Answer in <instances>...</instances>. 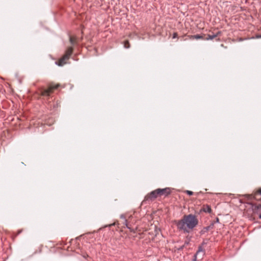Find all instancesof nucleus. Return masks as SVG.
<instances>
[{"label":"nucleus","instance_id":"nucleus-1","mask_svg":"<svg viewBox=\"0 0 261 261\" xmlns=\"http://www.w3.org/2000/svg\"><path fill=\"white\" fill-rule=\"evenodd\" d=\"M198 224V220L197 217L193 214L185 215L181 219L176 223L178 230L184 233H189Z\"/></svg>","mask_w":261,"mask_h":261},{"label":"nucleus","instance_id":"nucleus-2","mask_svg":"<svg viewBox=\"0 0 261 261\" xmlns=\"http://www.w3.org/2000/svg\"><path fill=\"white\" fill-rule=\"evenodd\" d=\"M73 51V47L72 46L68 47L65 50L64 56L59 60L56 64L60 66H62L67 63V61L69 60L70 56L72 55Z\"/></svg>","mask_w":261,"mask_h":261},{"label":"nucleus","instance_id":"nucleus-3","mask_svg":"<svg viewBox=\"0 0 261 261\" xmlns=\"http://www.w3.org/2000/svg\"><path fill=\"white\" fill-rule=\"evenodd\" d=\"M159 196L158 189L151 191L149 193H148L147 195H146L144 199V200L143 201V203L148 202L149 203L151 201H153L155 200Z\"/></svg>","mask_w":261,"mask_h":261},{"label":"nucleus","instance_id":"nucleus-4","mask_svg":"<svg viewBox=\"0 0 261 261\" xmlns=\"http://www.w3.org/2000/svg\"><path fill=\"white\" fill-rule=\"evenodd\" d=\"M58 87V85L50 86L48 89H43L41 90V95L43 96H49L53 90L57 89Z\"/></svg>","mask_w":261,"mask_h":261},{"label":"nucleus","instance_id":"nucleus-5","mask_svg":"<svg viewBox=\"0 0 261 261\" xmlns=\"http://www.w3.org/2000/svg\"><path fill=\"white\" fill-rule=\"evenodd\" d=\"M251 206L253 212L255 214H258L259 219H261V204L256 205L252 202L248 203Z\"/></svg>","mask_w":261,"mask_h":261},{"label":"nucleus","instance_id":"nucleus-6","mask_svg":"<svg viewBox=\"0 0 261 261\" xmlns=\"http://www.w3.org/2000/svg\"><path fill=\"white\" fill-rule=\"evenodd\" d=\"M120 218L123 219L124 220V224L126 226V227L129 229V230L132 232H135L136 229L137 228H134V227L132 225V223L130 222V221H129V220L126 219V217L124 215H121L120 216Z\"/></svg>","mask_w":261,"mask_h":261},{"label":"nucleus","instance_id":"nucleus-7","mask_svg":"<svg viewBox=\"0 0 261 261\" xmlns=\"http://www.w3.org/2000/svg\"><path fill=\"white\" fill-rule=\"evenodd\" d=\"M159 196H164L166 197L171 193V189L169 188L164 189H158Z\"/></svg>","mask_w":261,"mask_h":261},{"label":"nucleus","instance_id":"nucleus-8","mask_svg":"<svg viewBox=\"0 0 261 261\" xmlns=\"http://www.w3.org/2000/svg\"><path fill=\"white\" fill-rule=\"evenodd\" d=\"M204 253H205L204 250L201 247H199L196 253L194 255V257H195L194 260H195L196 259L197 256L200 254H201V257H202V256L204 255Z\"/></svg>","mask_w":261,"mask_h":261},{"label":"nucleus","instance_id":"nucleus-9","mask_svg":"<svg viewBox=\"0 0 261 261\" xmlns=\"http://www.w3.org/2000/svg\"><path fill=\"white\" fill-rule=\"evenodd\" d=\"M258 195H261V188H259L258 190V191L254 194L253 196L252 195H247V197H248V199H256L257 198V196Z\"/></svg>","mask_w":261,"mask_h":261},{"label":"nucleus","instance_id":"nucleus-10","mask_svg":"<svg viewBox=\"0 0 261 261\" xmlns=\"http://www.w3.org/2000/svg\"><path fill=\"white\" fill-rule=\"evenodd\" d=\"M221 34V32L220 31L218 32L216 34L213 35H208L207 37L206 38V40H212L215 38L218 37Z\"/></svg>","mask_w":261,"mask_h":261},{"label":"nucleus","instance_id":"nucleus-11","mask_svg":"<svg viewBox=\"0 0 261 261\" xmlns=\"http://www.w3.org/2000/svg\"><path fill=\"white\" fill-rule=\"evenodd\" d=\"M189 39L193 40V39H203V36L200 35H189L188 36Z\"/></svg>","mask_w":261,"mask_h":261},{"label":"nucleus","instance_id":"nucleus-12","mask_svg":"<svg viewBox=\"0 0 261 261\" xmlns=\"http://www.w3.org/2000/svg\"><path fill=\"white\" fill-rule=\"evenodd\" d=\"M69 41L72 45H77L78 44L77 41L76 40V37H75L70 36Z\"/></svg>","mask_w":261,"mask_h":261},{"label":"nucleus","instance_id":"nucleus-13","mask_svg":"<svg viewBox=\"0 0 261 261\" xmlns=\"http://www.w3.org/2000/svg\"><path fill=\"white\" fill-rule=\"evenodd\" d=\"M203 211L205 213H211L212 212V209L210 205H204L203 206Z\"/></svg>","mask_w":261,"mask_h":261},{"label":"nucleus","instance_id":"nucleus-14","mask_svg":"<svg viewBox=\"0 0 261 261\" xmlns=\"http://www.w3.org/2000/svg\"><path fill=\"white\" fill-rule=\"evenodd\" d=\"M124 47L126 48H129L130 47V44L128 41L126 40L124 42Z\"/></svg>","mask_w":261,"mask_h":261},{"label":"nucleus","instance_id":"nucleus-15","mask_svg":"<svg viewBox=\"0 0 261 261\" xmlns=\"http://www.w3.org/2000/svg\"><path fill=\"white\" fill-rule=\"evenodd\" d=\"M186 193L188 195H190V196H191V195H192L193 194V192L192 191H189V190H187V191H186Z\"/></svg>","mask_w":261,"mask_h":261},{"label":"nucleus","instance_id":"nucleus-16","mask_svg":"<svg viewBox=\"0 0 261 261\" xmlns=\"http://www.w3.org/2000/svg\"><path fill=\"white\" fill-rule=\"evenodd\" d=\"M177 37V33H174L173 35V38H176Z\"/></svg>","mask_w":261,"mask_h":261},{"label":"nucleus","instance_id":"nucleus-17","mask_svg":"<svg viewBox=\"0 0 261 261\" xmlns=\"http://www.w3.org/2000/svg\"><path fill=\"white\" fill-rule=\"evenodd\" d=\"M219 222V219L218 218H216V220L215 221V222L218 223Z\"/></svg>","mask_w":261,"mask_h":261},{"label":"nucleus","instance_id":"nucleus-18","mask_svg":"<svg viewBox=\"0 0 261 261\" xmlns=\"http://www.w3.org/2000/svg\"><path fill=\"white\" fill-rule=\"evenodd\" d=\"M210 227H211V226H207V227H205V229L206 230H208L210 229Z\"/></svg>","mask_w":261,"mask_h":261}]
</instances>
